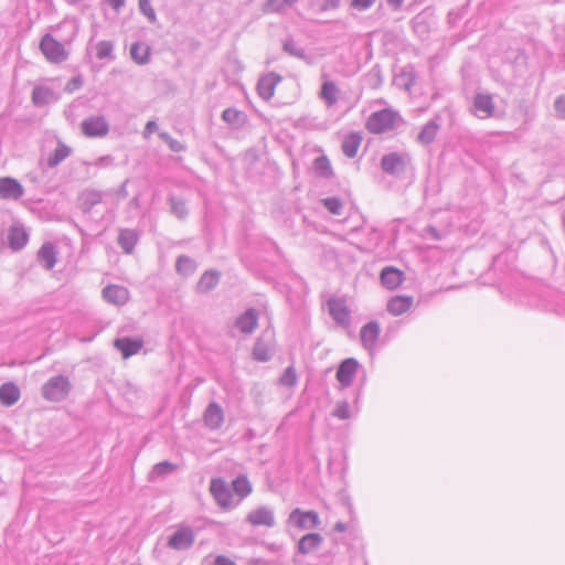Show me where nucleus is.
<instances>
[{
  "mask_svg": "<svg viewBox=\"0 0 565 565\" xmlns=\"http://www.w3.org/2000/svg\"><path fill=\"white\" fill-rule=\"evenodd\" d=\"M404 124L405 120L398 111L392 108H384L371 114L365 122V128L371 134L381 135L396 129Z\"/></svg>",
  "mask_w": 565,
  "mask_h": 565,
  "instance_id": "f257e3e1",
  "label": "nucleus"
},
{
  "mask_svg": "<svg viewBox=\"0 0 565 565\" xmlns=\"http://www.w3.org/2000/svg\"><path fill=\"white\" fill-rule=\"evenodd\" d=\"M412 163V157L407 152H390L381 158V169L390 175L401 177Z\"/></svg>",
  "mask_w": 565,
  "mask_h": 565,
  "instance_id": "f03ea898",
  "label": "nucleus"
},
{
  "mask_svg": "<svg viewBox=\"0 0 565 565\" xmlns=\"http://www.w3.org/2000/svg\"><path fill=\"white\" fill-rule=\"evenodd\" d=\"M195 537L194 529L181 523L175 526L174 532L168 537L167 546L173 551H188L194 545Z\"/></svg>",
  "mask_w": 565,
  "mask_h": 565,
  "instance_id": "7ed1b4c3",
  "label": "nucleus"
},
{
  "mask_svg": "<svg viewBox=\"0 0 565 565\" xmlns=\"http://www.w3.org/2000/svg\"><path fill=\"white\" fill-rule=\"evenodd\" d=\"M71 391V383L64 375L51 377L42 386V395L50 402H62Z\"/></svg>",
  "mask_w": 565,
  "mask_h": 565,
  "instance_id": "20e7f679",
  "label": "nucleus"
},
{
  "mask_svg": "<svg viewBox=\"0 0 565 565\" xmlns=\"http://www.w3.org/2000/svg\"><path fill=\"white\" fill-rule=\"evenodd\" d=\"M210 492L217 505L223 510L234 509L238 504V502L233 501L232 491L226 481L221 477L211 479Z\"/></svg>",
  "mask_w": 565,
  "mask_h": 565,
  "instance_id": "39448f33",
  "label": "nucleus"
},
{
  "mask_svg": "<svg viewBox=\"0 0 565 565\" xmlns=\"http://www.w3.org/2000/svg\"><path fill=\"white\" fill-rule=\"evenodd\" d=\"M40 50L47 61L62 63L67 60L68 53L63 43L58 42L51 34H45L40 42Z\"/></svg>",
  "mask_w": 565,
  "mask_h": 565,
  "instance_id": "423d86ee",
  "label": "nucleus"
},
{
  "mask_svg": "<svg viewBox=\"0 0 565 565\" xmlns=\"http://www.w3.org/2000/svg\"><path fill=\"white\" fill-rule=\"evenodd\" d=\"M328 312L335 323L342 328L351 326V310L344 298L331 297L327 301Z\"/></svg>",
  "mask_w": 565,
  "mask_h": 565,
  "instance_id": "0eeeda50",
  "label": "nucleus"
},
{
  "mask_svg": "<svg viewBox=\"0 0 565 565\" xmlns=\"http://www.w3.org/2000/svg\"><path fill=\"white\" fill-rule=\"evenodd\" d=\"M81 130L88 138H104L109 132V124L105 116H89L81 122Z\"/></svg>",
  "mask_w": 565,
  "mask_h": 565,
  "instance_id": "6e6552de",
  "label": "nucleus"
},
{
  "mask_svg": "<svg viewBox=\"0 0 565 565\" xmlns=\"http://www.w3.org/2000/svg\"><path fill=\"white\" fill-rule=\"evenodd\" d=\"M245 521L253 526L274 527L276 525L275 511L267 505H259L248 512Z\"/></svg>",
  "mask_w": 565,
  "mask_h": 565,
  "instance_id": "1a4fd4ad",
  "label": "nucleus"
},
{
  "mask_svg": "<svg viewBox=\"0 0 565 565\" xmlns=\"http://www.w3.org/2000/svg\"><path fill=\"white\" fill-rule=\"evenodd\" d=\"M360 367V363L354 358H347L340 362L335 377L341 388H347L352 385L354 376Z\"/></svg>",
  "mask_w": 565,
  "mask_h": 565,
  "instance_id": "9d476101",
  "label": "nucleus"
},
{
  "mask_svg": "<svg viewBox=\"0 0 565 565\" xmlns=\"http://www.w3.org/2000/svg\"><path fill=\"white\" fill-rule=\"evenodd\" d=\"M288 522L299 529H316L320 520L316 511L303 512L297 508L289 514Z\"/></svg>",
  "mask_w": 565,
  "mask_h": 565,
  "instance_id": "9b49d317",
  "label": "nucleus"
},
{
  "mask_svg": "<svg viewBox=\"0 0 565 565\" xmlns=\"http://www.w3.org/2000/svg\"><path fill=\"white\" fill-rule=\"evenodd\" d=\"M381 334V326L376 320H372L364 324L360 331V340L362 347L369 351L373 352L376 348L377 340Z\"/></svg>",
  "mask_w": 565,
  "mask_h": 565,
  "instance_id": "f8f14e48",
  "label": "nucleus"
},
{
  "mask_svg": "<svg viewBox=\"0 0 565 565\" xmlns=\"http://www.w3.org/2000/svg\"><path fill=\"white\" fill-rule=\"evenodd\" d=\"M473 109L479 118H490L494 116L495 106L490 94L477 93L473 97Z\"/></svg>",
  "mask_w": 565,
  "mask_h": 565,
  "instance_id": "ddd939ff",
  "label": "nucleus"
},
{
  "mask_svg": "<svg viewBox=\"0 0 565 565\" xmlns=\"http://www.w3.org/2000/svg\"><path fill=\"white\" fill-rule=\"evenodd\" d=\"M281 81V76L275 72H270L258 79L257 93L264 100H269L275 93L277 84Z\"/></svg>",
  "mask_w": 565,
  "mask_h": 565,
  "instance_id": "4468645a",
  "label": "nucleus"
},
{
  "mask_svg": "<svg viewBox=\"0 0 565 565\" xmlns=\"http://www.w3.org/2000/svg\"><path fill=\"white\" fill-rule=\"evenodd\" d=\"M24 193L21 183L11 177L0 178V198L3 200H18Z\"/></svg>",
  "mask_w": 565,
  "mask_h": 565,
  "instance_id": "2eb2a0df",
  "label": "nucleus"
},
{
  "mask_svg": "<svg viewBox=\"0 0 565 565\" xmlns=\"http://www.w3.org/2000/svg\"><path fill=\"white\" fill-rule=\"evenodd\" d=\"M103 298L113 305L122 306L129 300V290L119 285H108L103 291Z\"/></svg>",
  "mask_w": 565,
  "mask_h": 565,
  "instance_id": "dca6fc26",
  "label": "nucleus"
},
{
  "mask_svg": "<svg viewBox=\"0 0 565 565\" xmlns=\"http://www.w3.org/2000/svg\"><path fill=\"white\" fill-rule=\"evenodd\" d=\"M143 345L141 339H134L129 337L117 338L114 341V347L120 351L124 359H128L137 354Z\"/></svg>",
  "mask_w": 565,
  "mask_h": 565,
  "instance_id": "f3484780",
  "label": "nucleus"
},
{
  "mask_svg": "<svg viewBox=\"0 0 565 565\" xmlns=\"http://www.w3.org/2000/svg\"><path fill=\"white\" fill-rule=\"evenodd\" d=\"M380 280L383 287L394 290L402 285L404 273L393 266H386L381 271Z\"/></svg>",
  "mask_w": 565,
  "mask_h": 565,
  "instance_id": "a211bd4d",
  "label": "nucleus"
},
{
  "mask_svg": "<svg viewBox=\"0 0 565 565\" xmlns=\"http://www.w3.org/2000/svg\"><path fill=\"white\" fill-rule=\"evenodd\" d=\"M258 326V312L254 308L247 309L235 320V327L245 334H250Z\"/></svg>",
  "mask_w": 565,
  "mask_h": 565,
  "instance_id": "6ab92c4d",
  "label": "nucleus"
},
{
  "mask_svg": "<svg viewBox=\"0 0 565 565\" xmlns=\"http://www.w3.org/2000/svg\"><path fill=\"white\" fill-rule=\"evenodd\" d=\"M32 103L36 107H42L58 100V95L49 86L38 85L32 90Z\"/></svg>",
  "mask_w": 565,
  "mask_h": 565,
  "instance_id": "aec40b11",
  "label": "nucleus"
},
{
  "mask_svg": "<svg viewBox=\"0 0 565 565\" xmlns=\"http://www.w3.org/2000/svg\"><path fill=\"white\" fill-rule=\"evenodd\" d=\"M140 234L132 228H120L117 243L125 254H132L139 241Z\"/></svg>",
  "mask_w": 565,
  "mask_h": 565,
  "instance_id": "412c9836",
  "label": "nucleus"
},
{
  "mask_svg": "<svg viewBox=\"0 0 565 565\" xmlns=\"http://www.w3.org/2000/svg\"><path fill=\"white\" fill-rule=\"evenodd\" d=\"M221 273L216 269L205 270L196 282L195 290L199 294L212 291L220 282Z\"/></svg>",
  "mask_w": 565,
  "mask_h": 565,
  "instance_id": "4be33fe9",
  "label": "nucleus"
},
{
  "mask_svg": "<svg viewBox=\"0 0 565 565\" xmlns=\"http://www.w3.org/2000/svg\"><path fill=\"white\" fill-rule=\"evenodd\" d=\"M204 422L210 429L221 428L224 422V413L217 403L212 402L207 405L204 412Z\"/></svg>",
  "mask_w": 565,
  "mask_h": 565,
  "instance_id": "5701e85b",
  "label": "nucleus"
},
{
  "mask_svg": "<svg viewBox=\"0 0 565 565\" xmlns=\"http://www.w3.org/2000/svg\"><path fill=\"white\" fill-rule=\"evenodd\" d=\"M57 252L54 244L46 242L38 252V260L43 264L46 270H51L57 262Z\"/></svg>",
  "mask_w": 565,
  "mask_h": 565,
  "instance_id": "b1692460",
  "label": "nucleus"
},
{
  "mask_svg": "<svg viewBox=\"0 0 565 565\" xmlns=\"http://www.w3.org/2000/svg\"><path fill=\"white\" fill-rule=\"evenodd\" d=\"M413 305V297L411 296H395L392 297L386 306V310L393 316H401L408 311Z\"/></svg>",
  "mask_w": 565,
  "mask_h": 565,
  "instance_id": "393cba45",
  "label": "nucleus"
},
{
  "mask_svg": "<svg viewBox=\"0 0 565 565\" xmlns=\"http://www.w3.org/2000/svg\"><path fill=\"white\" fill-rule=\"evenodd\" d=\"M21 396L19 386L13 382L3 383L0 386V403L4 406L14 405Z\"/></svg>",
  "mask_w": 565,
  "mask_h": 565,
  "instance_id": "a878e982",
  "label": "nucleus"
},
{
  "mask_svg": "<svg viewBox=\"0 0 565 565\" xmlns=\"http://www.w3.org/2000/svg\"><path fill=\"white\" fill-rule=\"evenodd\" d=\"M322 542L323 537L319 533H308L299 540L298 552L307 555L318 550Z\"/></svg>",
  "mask_w": 565,
  "mask_h": 565,
  "instance_id": "bb28decb",
  "label": "nucleus"
},
{
  "mask_svg": "<svg viewBox=\"0 0 565 565\" xmlns=\"http://www.w3.org/2000/svg\"><path fill=\"white\" fill-rule=\"evenodd\" d=\"M440 129V124L437 119L428 120L422 128L417 136V141L423 146H428L436 139V136Z\"/></svg>",
  "mask_w": 565,
  "mask_h": 565,
  "instance_id": "cd10ccee",
  "label": "nucleus"
},
{
  "mask_svg": "<svg viewBox=\"0 0 565 565\" xmlns=\"http://www.w3.org/2000/svg\"><path fill=\"white\" fill-rule=\"evenodd\" d=\"M8 241L13 250H20L26 245L29 235L22 226L12 225L8 232Z\"/></svg>",
  "mask_w": 565,
  "mask_h": 565,
  "instance_id": "c85d7f7f",
  "label": "nucleus"
},
{
  "mask_svg": "<svg viewBox=\"0 0 565 565\" xmlns=\"http://www.w3.org/2000/svg\"><path fill=\"white\" fill-rule=\"evenodd\" d=\"M362 142V136L359 132H351L342 140V152L350 159L355 158Z\"/></svg>",
  "mask_w": 565,
  "mask_h": 565,
  "instance_id": "c756f323",
  "label": "nucleus"
},
{
  "mask_svg": "<svg viewBox=\"0 0 565 565\" xmlns=\"http://www.w3.org/2000/svg\"><path fill=\"white\" fill-rule=\"evenodd\" d=\"M282 50L289 54L290 56L297 57L301 61H305L307 64L311 65L313 60L306 53V50L298 45V43L294 39H287L282 43Z\"/></svg>",
  "mask_w": 565,
  "mask_h": 565,
  "instance_id": "7c9ffc66",
  "label": "nucleus"
},
{
  "mask_svg": "<svg viewBox=\"0 0 565 565\" xmlns=\"http://www.w3.org/2000/svg\"><path fill=\"white\" fill-rule=\"evenodd\" d=\"M232 488L234 493L238 497V503L243 499L247 498L252 491L253 487L250 481L248 480L246 475H238L233 481H232Z\"/></svg>",
  "mask_w": 565,
  "mask_h": 565,
  "instance_id": "2f4dec72",
  "label": "nucleus"
},
{
  "mask_svg": "<svg viewBox=\"0 0 565 565\" xmlns=\"http://www.w3.org/2000/svg\"><path fill=\"white\" fill-rule=\"evenodd\" d=\"M79 207L84 213H90L93 207L99 204L103 200L100 191L89 190L82 193Z\"/></svg>",
  "mask_w": 565,
  "mask_h": 565,
  "instance_id": "473e14b6",
  "label": "nucleus"
},
{
  "mask_svg": "<svg viewBox=\"0 0 565 565\" xmlns=\"http://www.w3.org/2000/svg\"><path fill=\"white\" fill-rule=\"evenodd\" d=\"M198 268L196 262L188 255H180L175 262V271L183 276H192Z\"/></svg>",
  "mask_w": 565,
  "mask_h": 565,
  "instance_id": "72a5a7b5",
  "label": "nucleus"
},
{
  "mask_svg": "<svg viewBox=\"0 0 565 565\" xmlns=\"http://www.w3.org/2000/svg\"><path fill=\"white\" fill-rule=\"evenodd\" d=\"M246 114L236 108L230 107L223 110L222 119L234 128H241L246 122Z\"/></svg>",
  "mask_w": 565,
  "mask_h": 565,
  "instance_id": "f704fd0d",
  "label": "nucleus"
},
{
  "mask_svg": "<svg viewBox=\"0 0 565 565\" xmlns=\"http://www.w3.org/2000/svg\"><path fill=\"white\" fill-rule=\"evenodd\" d=\"M150 51V46L146 43L136 42L130 47V56L137 64L145 65L149 62Z\"/></svg>",
  "mask_w": 565,
  "mask_h": 565,
  "instance_id": "c9c22d12",
  "label": "nucleus"
},
{
  "mask_svg": "<svg viewBox=\"0 0 565 565\" xmlns=\"http://www.w3.org/2000/svg\"><path fill=\"white\" fill-rule=\"evenodd\" d=\"M313 170L318 178L331 179L333 177V169L329 158L324 154L318 157L313 161Z\"/></svg>",
  "mask_w": 565,
  "mask_h": 565,
  "instance_id": "e433bc0d",
  "label": "nucleus"
},
{
  "mask_svg": "<svg viewBox=\"0 0 565 565\" xmlns=\"http://www.w3.org/2000/svg\"><path fill=\"white\" fill-rule=\"evenodd\" d=\"M72 153L71 147L66 146L64 142L58 141L57 147L53 151L52 154L47 158L46 164L49 168H55L61 162H63L70 154Z\"/></svg>",
  "mask_w": 565,
  "mask_h": 565,
  "instance_id": "4c0bfd02",
  "label": "nucleus"
},
{
  "mask_svg": "<svg viewBox=\"0 0 565 565\" xmlns=\"http://www.w3.org/2000/svg\"><path fill=\"white\" fill-rule=\"evenodd\" d=\"M168 202L170 205V212L175 217H178L179 220H184L188 216L189 211L186 207V203L182 198L170 195L168 198Z\"/></svg>",
  "mask_w": 565,
  "mask_h": 565,
  "instance_id": "58836bf2",
  "label": "nucleus"
},
{
  "mask_svg": "<svg viewBox=\"0 0 565 565\" xmlns=\"http://www.w3.org/2000/svg\"><path fill=\"white\" fill-rule=\"evenodd\" d=\"M252 355L257 362H268L271 359L270 348L259 338L254 343Z\"/></svg>",
  "mask_w": 565,
  "mask_h": 565,
  "instance_id": "ea45409f",
  "label": "nucleus"
},
{
  "mask_svg": "<svg viewBox=\"0 0 565 565\" xmlns=\"http://www.w3.org/2000/svg\"><path fill=\"white\" fill-rule=\"evenodd\" d=\"M338 92H339V89H338L337 85L331 81H327L321 86L320 96L323 100H326V103L329 106H332L338 100V97H337Z\"/></svg>",
  "mask_w": 565,
  "mask_h": 565,
  "instance_id": "a19ab883",
  "label": "nucleus"
},
{
  "mask_svg": "<svg viewBox=\"0 0 565 565\" xmlns=\"http://www.w3.org/2000/svg\"><path fill=\"white\" fill-rule=\"evenodd\" d=\"M96 57L98 60H115L114 43L111 41H99L95 44Z\"/></svg>",
  "mask_w": 565,
  "mask_h": 565,
  "instance_id": "79ce46f5",
  "label": "nucleus"
},
{
  "mask_svg": "<svg viewBox=\"0 0 565 565\" xmlns=\"http://www.w3.org/2000/svg\"><path fill=\"white\" fill-rule=\"evenodd\" d=\"M177 468H178L177 465H174L168 460L158 462L153 466V468L150 472V479L152 480L154 478H162L168 475H171L172 472H174L177 470Z\"/></svg>",
  "mask_w": 565,
  "mask_h": 565,
  "instance_id": "37998d69",
  "label": "nucleus"
},
{
  "mask_svg": "<svg viewBox=\"0 0 565 565\" xmlns=\"http://www.w3.org/2000/svg\"><path fill=\"white\" fill-rule=\"evenodd\" d=\"M322 205L333 215H341L343 210V202L337 196L326 198Z\"/></svg>",
  "mask_w": 565,
  "mask_h": 565,
  "instance_id": "c03bdc74",
  "label": "nucleus"
},
{
  "mask_svg": "<svg viewBox=\"0 0 565 565\" xmlns=\"http://www.w3.org/2000/svg\"><path fill=\"white\" fill-rule=\"evenodd\" d=\"M159 138L162 141H164L168 145L169 149L173 152H182V151H185V149H186L184 143L172 138L170 136V134H168L167 131L159 132Z\"/></svg>",
  "mask_w": 565,
  "mask_h": 565,
  "instance_id": "a18cd8bd",
  "label": "nucleus"
},
{
  "mask_svg": "<svg viewBox=\"0 0 565 565\" xmlns=\"http://www.w3.org/2000/svg\"><path fill=\"white\" fill-rule=\"evenodd\" d=\"M332 415L339 419H349L351 417L350 405L348 401H341L337 404Z\"/></svg>",
  "mask_w": 565,
  "mask_h": 565,
  "instance_id": "49530a36",
  "label": "nucleus"
},
{
  "mask_svg": "<svg viewBox=\"0 0 565 565\" xmlns=\"http://www.w3.org/2000/svg\"><path fill=\"white\" fill-rule=\"evenodd\" d=\"M138 2L140 12L146 15L151 23L156 22L157 15L150 0H138Z\"/></svg>",
  "mask_w": 565,
  "mask_h": 565,
  "instance_id": "de8ad7c7",
  "label": "nucleus"
},
{
  "mask_svg": "<svg viewBox=\"0 0 565 565\" xmlns=\"http://www.w3.org/2000/svg\"><path fill=\"white\" fill-rule=\"evenodd\" d=\"M338 497H339L341 504L348 510L350 518L354 519L355 511H354L353 503H352V500H351V497L349 495V493L345 490H341V491H339Z\"/></svg>",
  "mask_w": 565,
  "mask_h": 565,
  "instance_id": "09e8293b",
  "label": "nucleus"
},
{
  "mask_svg": "<svg viewBox=\"0 0 565 565\" xmlns=\"http://www.w3.org/2000/svg\"><path fill=\"white\" fill-rule=\"evenodd\" d=\"M280 382L286 386H294L297 383L296 371L292 366H288L280 377Z\"/></svg>",
  "mask_w": 565,
  "mask_h": 565,
  "instance_id": "8fccbe9b",
  "label": "nucleus"
},
{
  "mask_svg": "<svg viewBox=\"0 0 565 565\" xmlns=\"http://www.w3.org/2000/svg\"><path fill=\"white\" fill-rule=\"evenodd\" d=\"M375 1L376 0H352L351 7L359 11H365L370 9L375 3Z\"/></svg>",
  "mask_w": 565,
  "mask_h": 565,
  "instance_id": "3c124183",
  "label": "nucleus"
},
{
  "mask_svg": "<svg viewBox=\"0 0 565 565\" xmlns=\"http://www.w3.org/2000/svg\"><path fill=\"white\" fill-rule=\"evenodd\" d=\"M83 86V79L81 76L73 77L66 85L65 90L68 93L74 92Z\"/></svg>",
  "mask_w": 565,
  "mask_h": 565,
  "instance_id": "603ef678",
  "label": "nucleus"
},
{
  "mask_svg": "<svg viewBox=\"0 0 565 565\" xmlns=\"http://www.w3.org/2000/svg\"><path fill=\"white\" fill-rule=\"evenodd\" d=\"M554 108L559 116L565 117V95H561L556 98Z\"/></svg>",
  "mask_w": 565,
  "mask_h": 565,
  "instance_id": "864d4df0",
  "label": "nucleus"
},
{
  "mask_svg": "<svg viewBox=\"0 0 565 565\" xmlns=\"http://www.w3.org/2000/svg\"><path fill=\"white\" fill-rule=\"evenodd\" d=\"M339 6L340 0H322L320 9L321 11L334 10L339 8Z\"/></svg>",
  "mask_w": 565,
  "mask_h": 565,
  "instance_id": "5fc2aeb1",
  "label": "nucleus"
},
{
  "mask_svg": "<svg viewBox=\"0 0 565 565\" xmlns=\"http://www.w3.org/2000/svg\"><path fill=\"white\" fill-rule=\"evenodd\" d=\"M413 26H414L415 32L424 33L427 31V25L419 15H417L414 19Z\"/></svg>",
  "mask_w": 565,
  "mask_h": 565,
  "instance_id": "6e6d98bb",
  "label": "nucleus"
},
{
  "mask_svg": "<svg viewBox=\"0 0 565 565\" xmlns=\"http://www.w3.org/2000/svg\"><path fill=\"white\" fill-rule=\"evenodd\" d=\"M213 565H236V563L225 555H217Z\"/></svg>",
  "mask_w": 565,
  "mask_h": 565,
  "instance_id": "4d7b16f0",
  "label": "nucleus"
},
{
  "mask_svg": "<svg viewBox=\"0 0 565 565\" xmlns=\"http://www.w3.org/2000/svg\"><path fill=\"white\" fill-rule=\"evenodd\" d=\"M157 129H158L157 122L153 120H149L145 127V137H148L150 134L154 132Z\"/></svg>",
  "mask_w": 565,
  "mask_h": 565,
  "instance_id": "13d9d810",
  "label": "nucleus"
},
{
  "mask_svg": "<svg viewBox=\"0 0 565 565\" xmlns=\"http://www.w3.org/2000/svg\"><path fill=\"white\" fill-rule=\"evenodd\" d=\"M128 182H129V180H125L124 183L119 186V189L117 191V195L119 199H125L128 195V191H127Z\"/></svg>",
  "mask_w": 565,
  "mask_h": 565,
  "instance_id": "bf43d9fd",
  "label": "nucleus"
},
{
  "mask_svg": "<svg viewBox=\"0 0 565 565\" xmlns=\"http://www.w3.org/2000/svg\"><path fill=\"white\" fill-rule=\"evenodd\" d=\"M111 8L115 10H119L124 4L126 0H105Z\"/></svg>",
  "mask_w": 565,
  "mask_h": 565,
  "instance_id": "052dcab7",
  "label": "nucleus"
},
{
  "mask_svg": "<svg viewBox=\"0 0 565 565\" xmlns=\"http://www.w3.org/2000/svg\"><path fill=\"white\" fill-rule=\"evenodd\" d=\"M426 232L429 233L430 236L437 241L441 238L439 231L434 226H427Z\"/></svg>",
  "mask_w": 565,
  "mask_h": 565,
  "instance_id": "680f3d73",
  "label": "nucleus"
},
{
  "mask_svg": "<svg viewBox=\"0 0 565 565\" xmlns=\"http://www.w3.org/2000/svg\"><path fill=\"white\" fill-rule=\"evenodd\" d=\"M348 529V525L345 523H343L342 521H338L334 526H333V530L335 532H339V533H343L345 532Z\"/></svg>",
  "mask_w": 565,
  "mask_h": 565,
  "instance_id": "e2e57ef3",
  "label": "nucleus"
},
{
  "mask_svg": "<svg viewBox=\"0 0 565 565\" xmlns=\"http://www.w3.org/2000/svg\"><path fill=\"white\" fill-rule=\"evenodd\" d=\"M298 0H270V6H275L279 2V6H286V4H292L297 2Z\"/></svg>",
  "mask_w": 565,
  "mask_h": 565,
  "instance_id": "0e129e2a",
  "label": "nucleus"
},
{
  "mask_svg": "<svg viewBox=\"0 0 565 565\" xmlns=\"http://www.w3.org/2000/svg\"><path fill=\"white\" fill-rule=\"evenodd\" d=\"M404 0H386V2L390 4V6H393L395 8H399L402 6Z\"/></svg>",
  "mask_w": 565,
  "mask_h": 565,
  "instance_id": "69168bd1",
  "label": "nucleus"
},
{
  "mask_svg": "<svg viewBox=\"0 0 565 565\" xmlns=\"http://www.w3.org/2000/svg\"><path fill=\"white\" fill-rule=\"evenodd\" d=\"M361 395H362V390L360 388V390L356 392L355 399H354V404H358V403H359Z\"/></svg>",
  "mask_w": 565,
  "mask_h": 565,
  "instance_id": "338daca9",
  "label": "nucleus"
},
{
  "mask_svg": "<svg viewBox=\"0 0 565 565\" xmlns=\"http://www.w3.org/2000/svg\"><path fill=\"white\" fill-rule=\"evenodd\" d=\"M109 156L99 158V163H105V160H108Z\"/></svg>",
  "mask_w": 565,
  "mask_h": 565,
  "instance_id": "774afa93",
  "label": "nucleus"
}]
</instances>
